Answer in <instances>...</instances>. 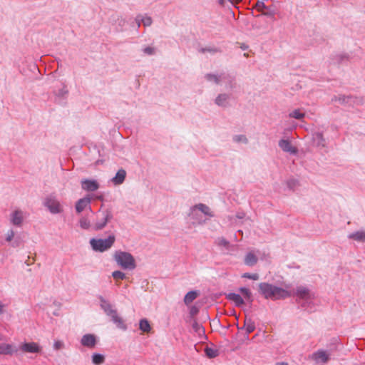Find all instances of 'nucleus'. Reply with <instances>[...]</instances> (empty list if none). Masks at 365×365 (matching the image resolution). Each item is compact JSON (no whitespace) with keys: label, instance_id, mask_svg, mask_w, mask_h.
I'll return each mask as SVG.
<instances>
[{"label":"nucleus","instance_id":"nucleus-1","mask_svg":"<svg viewBox=\"0 0 365 365\" xmlns=\"http://www.w3.org/2000/svg\"><path fill=\"white\" fill-rule=\"evenodd\" d=\"M261 294L272 300L285 299L291 296L289 292L269 283L262 282L259 284Z\"/></svg>","mask_w":365,"mask_h":365},{"label":"nucleus","instance_id":"nucleus-2","mask_svg":"<svg viewBox=\"0 0 365 365\" xmlns=\"http://www.w3.org/2000/svg\"><path fill=\"white\" fill-rule=\"evenodd\" d=\"M113 257L116 263L124 269H134L136 267L135 260L129 252L116 251Z\"/></svg>","mask_w":365,"mask_h":365},{"label":"nucleus","instance_id":"nucleus-3","mask_svg":"<svg viewBox=\"0 0 365 365\" xmlns=\"http://www.w3.org/2000/svg\"><path fill=\"white\" fill-rule=\"evenodd\" d=\"M101 306L106 314L111 318V320L114 324H115L118 329L122 330L126 329L127 327L124 320L120 316H119L117 311L114 309L108 302L102 299Z\"/></svg>","mask_w":365,"mask_h":365},{"label":"nucleus","instance_id":"nucleus-4","mask_svg":"<svg viewBox=\"0 0 365 365\" xmlns=\"http://www.w3.org/2000/svg\"><path fill=\"white\" fill-rule=\"evenodd\" d=\"M115 237L114 235H110L107 239H91L90 244L93 250L98 252H105L110 249L114 244Z\"/></svg>","mask_w":365,"mask_h":365},{"label":"nucleus","instance_id":"nucleus-5","mask_svg":"<svg viewBox=\"0 0 365 365\" xmlns=\"http://www.w3.org/2000/svg\"><path fill=\"white\" fill-rule=\"evenodd\" d=\"M112 214L110 211L106 210L103 212L102 217L97 220V222L93 225V228L96 230H102L103 227H106L108 222H109L112 219Z\"/></svg>","mask_w":365,"mask_h":365},{"label":"nucleus","instance_id":"nucleus-6","mask_svg":"<svg viewBox=\"0 0 365 365\" xmlns=\"http://www.w3.org/2000/svg\"><path fill=\"white\" fill-rule=\"evenodd\" d=\"M20 349L24 353H39L41 346L36 342L24 343L20 346Z\"/></svg>","mask_w":365,"mask_h":365},{"label":"nucleus","instance_id":"nucleus-7","mask_svg":"<svg viewBox=\"0 0 365 365\" xmlns=\"http://www.w3.org/2000/svg\"><path fill=\"white\" fill-rule=\"evenodd\" d=\"M45 205L50 212L53 214L59 213L62 211L60 202L54 198H48Z\"/></svg>","mask_w":365,"mask_h":365},{"label":"nucleus","instance_id":"nucleus-8","mask_svg":"<svg viewBox=\"0 0 365 365\" xmlns=\"http://www.w3.org/2000/svg\"><path fill=\"white\" fill-rule=\"evenodd\" d=\"M24 214L20 210H14L11 215V222L14 225L21 226L23 223Z\"/></svg>","mask_w":365,"mask_h":365},{"label":"nucleus","instance_id":"nucleus-9","mask_svg":"<svg viewBox=\"0 0 365 365\" xmlns=\"http://www.w3.org/2000/svg\"><path fill=\"white\" fill-rule=\"evenodd\" d=\"M312 359L317 363H327L329 359V356L325 351L320 350L314 353L312 356Z\"/></svg>","mask_w":365,"mask_h":365},{"label":"nucleus","instance_id":"nucleus-10","mask_svg":"<svg viewBox=\"0 0 365 365\" xmlns=\"http://www.w3.org/2000/svg\"><path fill=\"white\" fill-rule=\"evenodd\" d=\"M279 146L280 148L284 151L289 153L295 154L297 152L296 148H294L290 141L288 140H281L279 142Z\"/></svg>","mask_w":365,"mask_h":365},{"label":"nucleus","instance_id":"nucleus-11","mask_svg":"<svg viewBox=\"0 0 365 365\" xmlns=\"http://www.w3.org/2000/svg\"><path fill=\"white\" fill-rule=\"evenodd\" d=\"M82 188L87 191H95L98 189L99 185L96 180H84L81 182Z\"/></svg>","mask_w":365,"mask_h":365},{"label":"nucleus","instance_id":"nucleus-12","mask_svg":"<svg viewBox=\"0 0 365 365\" xmlns=\"http://www.w3.org/2000/svg\"><path fill=\"white\" fill-rule=\"evenodd\" d=\"M96 336L93 334H86L81 339V344L87 347L93 348L96 345Z\"/></svg>","mask_w":365,"mask_h":365},{"label":"nucleus","instance_id":"nucleus-13","mask_svg":"<svg viewBox=\"0 0 365 365\" xmlns=\"http://www.w3.org/2000/svg\"><path fill=\"white\" fill-rule=\"evenodd\" d=\"M16 351V346L13 344L5 343L0 344V354H12Z\"/></svg>","mask_w":365,"mask_h":365},{"label":"nucleus","instance_id":"nucleus-14","mask_svg":"<svg viewBox=\"0 0 365 365\" xmlns=\"http://www.w3.org/2000/svg\"><path fill=\"white\" fill-rule=\"evenodd\" d=\"M125 176H126L125 170L123 169H120L117 172L115 176L113 178L112 182L115 185H120L124 182V180L125 179Z\"/></svg>","mask_w":365,"mask_h":365},{"label":"nucleus","instance_id":"nucleus-15","mask_svg":"<svg viewBox=\"0 0 365 365\" xmlns=\"http://www.w3.org/2000/svg\"><path fill=\"white\" fill-rule=\"evenodd\" d=\"M91 202L90 197H84L82 199H80L76 205V210L77 212L80 213L86 207L89 205Z\"/></svg>","mask_w":365,"mask_h":365},{"label":"nucleus","instance_id":"nucleus-16","mask_svg":"<svg viewBox=\"0 0 365 365\" xmlns=\"http://www.w3.org/2000/svg\"><path fill=\"white\" fill-rule=\"evenodd\" d=\"M227 298L233 302L236 306L240 307L244 304V300L242 297L235 293H230L227 294Z\"/></svg>","mask_w":365,"mask_h":365},{"label":"nucleus","instance_id":"nucleus-17","mask_svg":"<svg viewBox=\"0 0 365 365\" xmlns=\"http://www.w3.org/2000/svg\"><path fill=\"white\" fill-rule=\"evenodd\" d=\"M349 238L358 242H365V230H359L349 235Z\"/></svg>","mask_w":365,"mask_h":365},{"label":"nucleus","instance_id":"nucleus-18","mask_svg":"<svg viewBox=\"0 0 365 365\" xmlns=\"http://www.w3.org/2000/svg\"><path fill=\"white\" fill-rule=\"evenodd\" d=\"M199 295V293L196 291H190L187 292L184 297V302L188 305L192 303Z\"/></svg>","mask_w":365,"mask_h":365},{"label":"nucleus","instance_id":"nucleus-19","mask_svg":"<svg viewBox=\"0 0 365 365\" xmlns=\"http://www.w3.org/2000/svg\"><path fill=\"white\" fill-rule=\"evenodd\" d=\"M257 262V257L252 252H249L245 257V263L248 266H253Z\"/></svg>","mask_w":365,"mask_h":365},{"label":"nucleus","instance_id":"nucleus-20","mask_svg":"<svg viewBox=\"0 0 365 365\" xmlns=\"http://www.w3.org/2000/svg\"><path fill=\"white\" fill-rule=\"evenodd\" d=\"M136 21L138 24V26H140V21H142L143 24L145 26H150L152 24V19L150 16H138L136 18Z\"/></svg>","mask_w":365,"mask_h":365},{"label":"nucleus","instance_id":"nucleus-21","mask_svg":"<svg viewBox=\"0 0 365 365\" xmlns=\"http://www.w3.org/2000/svg\"><path fill=\"white\" fill-rule=\"evenodd\" d=\"M140 329L144 333L150 332L151 327L147 319H141L139 323Z\"/></svg>","mask_w":365,"mask_h":365},{"label":"nucleus","instance_id":"nucleus-22","mask_svg":"<svg viewBox=\"0 0 365 365\" xmlns=\"http://www.w3.org/2000/svg\"><path fill=\"white\" fill-rule=\"evenodd\" d=\"M296 294L302 299H307L309 296V290L304 287H298L297 289Z\"/></svg>","mask_w":365,"mask_h":365},{"label":"nucleus","instance_id":"nucleus-23","mask_svg":"<svg viewBox=\"0 0 365 365\" xmlns=\"http://www.w3.org/2000/svg\"><path fill=\"white\" fill-rule=\"evenodd\" d=\"M245 327L247 333L250 334L255 331V324L251 319H246L245 320Z\"/></svg>","mask_w":365,"mask_h":365},{"label":"nucleus","instance_id":"nucleus-24","mask_svg":"<svg viewBox=\"0 0 365 365\" xmlns=\"http://www.w3.org/2000/svg\"><path fill=\"white\" fill-rule=\"evenodd\" d=\"M205 353L206 356L210 359L215 358L219 355V351L217 349L210 347H206L205 349Z\"/></svg>","mask_w":365,"mask_h":365},{"label":"nucleus","instance_id":"nucleus-25","mask_svg":"<svg viewBox=\"0 0 365 365\" xmlns=\"http://www.w3.org/2000/svg\"><path fill=\"white\" fill-rule=\"evenodd\" d=\"M105 361L103 355L100 354H94L92 356V361L95 365H101Z\"/></svg>","mask_w":365,"mask_h":365},{"label":"nucleus","instance_id":"nucleus-26","mask_svg":"<svg viewBox=\"0 0 365 365\" xmlns=\"http://www.w3.org/2000/svg\"><path fill=\"white\" fill-rule=\"evenodd\" d=\"M195 209H198L199 210H200L202 212H203L206 215L212 216V215L210 210V208L204 204L200 203V204L195 205L194 207V210Z\"/></svg>","mask_w":365,"mask_h":365},{"label":"nucleus","instance_id":"nucleus-27","mask_svg":"<svg viewBox=\"0 0 365 365\" xmlns=\"http://www.w3.org/2000/svg\"><path fill=\"white\" fill-rule=\"evenodd\" d=\"M227 101V96L224 94L219 95L216 98V103L218 106H224L226 105V102Z\"/></svg>","mask_w":365,"mask_h":365},{"label":"nucleus","instance_id":"nucleus-28","mask_svg":"<svg viewBox=\"0 0 365 365\" xmlns=\"http://www.w3.org/2000/svg\"><path fill=\"white\" fill-rule=\"evenodd\" d=\"M304 115L305 114L302 113L299 109H296L289 113V117L299 120L303 118Z\"/></svg>","mask_w":365,"mask_h":365},{"label":"nucleus","instance_id":"nucleus-29","mask_svg":"<svg viewBox=\"0 0 365 365\" xmlns=\"http://www.w3.org/2000/svg\"><path fill=\"white\" fill-rule=\"evenodd\" d=\"M79 224L81 227L84 230H88L91 227L90 221L86 217L81 218L79 220Z\"/></svg>","mask_w":365,"mask_h":365},{"label":"nucleus","instance_id":"nucleus-30","mask_svg":"<svg viewBox=\"0 0 365 365\" xmlns=\"http://www.w3.org/2000/svg\"><path fill=\"white\" fill-rule=\"evenodd\" d=\"M112 276L115 280L124 279L125 278V274L120 271H114L112 273Z\"/></svg>","mask_w":365,"mask_h":365},{"label":"nucleus","instance_id":"nucleus-31","mask_svg":"<svg viewBox=\"0 0 365 365\" xmlns=\"http://www.w3.org/2000/svg\"><path fill=\"white\" fill-rule=\"evenodd\" d=\"M240 292L244 295V297L247 299H250L251 297H252V294H251V292L245 288V287H242L240 289Z\"/></svg>","mask_w":365,"mask_h":365},{"label":"nucleus","instance_id":"nucleus-32","mask_svg":"<svg viewBox=\"0 0 365 365\" xmlns=\"http://www.w3.org/2000/svg\"><path fill=\"white\" fill-rule=\"evenodd\" d=\"M242 277L248 278L252 280H257L259 279V275L257 274L245 273L242 275Z\"/></svg>","mask_w":365,"mask_h":365},{"label":"nucleus","instance_id":"nucleus-33","mask_svg":"<svg viewBox=\"0 0 365 365\" xmlns=\"http://www.w3.org/2000/svg\"><path fill=\"white\" fill-rule=\"evenodd\" d=\"M234 140L236 142H243V143L247 142V138L245 137V135H235L234 137Z\"/></svg>","mask_w":365,"mask_h":365},{"label":"nucleus","instance_id":"nucleus-34","mask_svg":"<svg viewBox=\"0 0 365 365\" xmlns=\"http://www.w3.org/2000/svg\"><path fill=\"white\" fill-rule=\"evenodd\" d=\"M206 78H207L208 81H214V82H215L216 83H218V82H219L218 77H217V76H215V75L207 74V75L206 76Z\"/></svg>","mask_w":365,"mask_h":365},{"label":"nucleus","instance_id":"nucleus-35","mask_svg":"<svg viewBox=\"0 0 365 365\" xmlns=\"http://www.w3.org/2000/svg\"><path fill=\"white\" fill-rule=\"evenodd\" d=\"M192 328L196 332H200V331L202 329L201 325L198 324L197 322L194 321L192 323Z\"/></svg>","mask_w":365,"mask_h":365},{"label":"nucleus","instance_id":"nucleus-36","mask_svg":"<svg viewBox=\"0 0 365 365\" xmlns=\"http://www.w3.org/2000/svg\"><path fill=\"white\" fill-rule=\"evenodd\" d=\"M143 51L145 53H146L148 55H153L155 53V48L153 47L148 46V47L145 48Z\"/></svg>","mask_w":365,"mask_h":365},{"label":"nucleus","instance_id":"nucleus-37","mask_svg":"<svg viewBox=\"0 0 365 365\" xmlns=\"http://www.w3.org/2000/svg\"><path fill=\"white\" fill-rule=\"evenodd\" d=\"M256 6L259 11H262V9L265 8V5L263 2H258Z\"/></svg>","mask_w":365,"mask_h":365},{"label":"nucleus","instance_id":"nucleus-38","mask_svg":"<svg viewBox=\"0 0 365 365\" xmlns=\"http://www.w3.org/2000/svg\"><path fill=\"white\" fill-rule=\"evenodd\" d=\"M63 346V343L60 341H57L54 343V348L56 349H59Z\"/></svg>","mask_w":365,"mask_h":365},{"label":"nucleus","instance_id":"nucleus-39","mask_svg":"<svg viewBox=\"0 0 365 365\" xmlns=\"http://www.w3.org/2000/svg\"><path fill=\"white\" fill-rule=\"evenodd\" d=\"M14 237V232L11 230L9 233H8V235H7V237H6V240L7 241H11L13 237Z\"/></svg>","mask_w":365,"mask_h":365},{"label":"nucleus","instance_id":"nucleus-40","mask_svg":"<svg viewBox=\"0 0 365 365\" xmlns=\"http://www.w3.org/2000/svg\"><path fill=\"white\" fill-rule=\"evenodd\" d=\"M218 243H219V245H223V246L228 245V242L226 240L223 239V238L220 239Z\"/></svg>","mask_w":365,"mask_h":365},{"label":"nucleus","instance_id":"nucleus-41","mask_svg":"<svg viewBox=\"0 0 365 365\" xmlns=\"http://www.w3.org/2000/svg\"><path fill=\"white\" fill-rule=\"evenodd\" d=\"M5 305L0 302V315L4 312Z\"/></svg>","mask_w":365,"mask_h":365},{"label":"nucleus","instance_id":"nucleus-42","mask_svg":"<svg viewBox=\"0 0 365 365\" xmlns=\"http://www.w3.org/2000/svg\"><path fill=\"white\" fill-rule=\"evenodd\" d=\"M275 365H288L286 362H278Z\"/></svg>","mask_w":365,"mask_h":365},{"label":"nucleus","instance_id":"nucleus-43","mask_svg":"<svg viewBox=\"0 0 365 365\" xmlns=\"http://www.w3.org/2000/svg\"><path fill=\"white\" fill-rule=\"evenodd\" d=\"M241 48H242L243 50H245V49H247V48H248V46H246V45H245V44H242V45L241 46Z\"/></svg>","mask_w":365,"mask_h":365},{"label":"nucleus","instance_id":"nucleus-44","mask_svg":"<svg viewBox=\"0 0 365 365\" xmlns=\"http://www.w3.org/2000/svg\"><path fill=\"white\" fill-rule=\"evenodd\" d=\"M197 312L196 310H195H195H193V309H192V310H191V313H192V314H193L194 312Z\"/></svg>","mask_w":365,"mask_h":365}]
</instances>
